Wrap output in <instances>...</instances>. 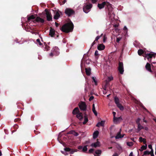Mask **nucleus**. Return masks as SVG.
Wrapping results in <instances>:
<instances>
[{
    "label": "nucleus",
    "mask_w": 156,
    "mask_h": 156,
    "mask_svg": "<svg viewBox=\"0 0 156 156\" xmlns=\"http://www.w3.org/2000/svg\"><path fill=\"white\" fill-rule=\"evenodd\" d=\"M123 137V136H122L120 132H119L118 133L117 135L115 136L116 139H118L120 138H122Z\"/></svg>",
    "instance_id": "nucleus-27"
},
{
    "label": "nucleus",
    "mask_w": 156,
    "mask_h": 156,
    "mask_svg": "<svg viewBox=\"0 0 156 156\" xmlns=\"http://www.w3.org/2000/svg\"><path fill=\"white\" fill-rule=\"evenodd\" d=\"M66 2V0H64L62 2V3L61 2L59 1V4L61 5H62L64 4Z\"/></svg>",
    "instance_id": "nucleus-44"
},
{
    "label": "nucleus",
    "mask_w": 156,
    "mask_h": 156,
    "mask_svg": "<svg viewBox=\"0 0 156 156\" xmlns=\"http://www.w3.org/2000/svg\"><path fill=\"white\" fill-rule=\"evenodd\" d=\"M73 23L71 21H70L63 25L62 27L60 28V29L63 32L68 33L72 32L73 30Z\"/></svg>",
    "instance_id": "nucleus-1"
},
{
    "label": "nucleus",
    "mask_w": 156,
    "mask_h": 156,
    "mask_svg": "<svg viewBox=\"0 0 156 156\" xmlns=\"http://www.w3.org/2000/svg\"><path fill=\"white\" fill-rule=\"evenodd\" d=\"M156 56V54H153L151 53H145V56L146 58L150 62H151V58L154 57L155 58Z\"/></svg>",
    "instance_id": "nucleus-3"
},
{
    "label": "nucleus",
    "mask_w": 156,
    "mask_h": 156,
    "mask_svg": "<svg viewBox=\"0 0 156 156\" xmlns=\"http://www.w3.org/2000/svg\"><path fill=\"white\" fill-rule=\"evenodd\" d=\"M105 48V46L103 44H99L98 46V49L99 50H103Z\"/></svg>",
    "instance_id": "nucleus-15"
},
{
    "label": "nucleus",
    "mask_w": 156,
    "mask_h": 156,
    "mask_svg": "<svg viewBox=\"0 0 156 156\" xmlns=\"http://www.w3.org/2000/svg\"><path fill=\"white\" fill-rule=\"evenodd\" d=\"M145 145H143L140 148V149H139V150L142 151L144 150H145L147 149V145L146 144H145Z\"/></svg>",
    "instance_id": "nucleus-31"
},
{
    "label": "nucleus",
    "mask_w": 156,
    "mask_h": 156,
    "mask_svg": "<svg viewBox=\"0 0 156 156\" xmlns=\"http://www.w3.org/2000/svg\"><path fill=\"white\" fill-rule=\"evenodd\" d=\"M99 134V132L97 130L95 131L93 133V137L94 139H96L97 137Z\"/></svg>",
    "instance_id": "nucleus-26"
},
{
    "label": "nucleus",
    "mask_w": 156,
    "mask_h": 156,
    "mask_svg": "<svg viewBox=\"0 0 156 156\" xmlns=\"http://www.w3.org/2000/svg\"><path fill=\"white\" fill-rule=\"evenodd\" d=\"M92 79L93 80V81L94 82L95 84L96 85H97V80H96V78L94 77H92Z\"/></svg>",
    "instance_id": "nucleus-39"
},
{
    "label": "nucleus",
    "mask_w": 156,
    "mask_h": 156,
    "mask_svg": "<svg viewBox=\"0 0 156 156\" xmlns=\"http://www.w3.org/2000/svg\"><path fill=\"white\" fill-rule=\"evenodd\" d=\"M139 140L140 142H143L144 144H146V139L143 138L142 137H139Z\"/></svg>",
    "instance_id": "nucleus-25"
},
{
    "label": "nucleus",
    "mask_w": 156,
    "mask_h": 156,
    "mask_svg": "<svg viewBox=\"0 0 156 156\" xmlns=\"http://www.w3.org/2000/svg\"><path fill=\"white\" fill-rule=\"evenodd\" d=\"M83 146H79L78 147V148L79 150H81L82 149H83Z\"/></svg>",
    "instance_id": "nucleus-57"
},
{
    "label": "nucleus",
    "mask_w": 156,
    "mask_h": 156,
    "mask_svg": "<svg viewBox=\"0 0 156 156\" xmlns=\"http://www.w3.org/2000/svg\"><path fill=\"white\" fill-rule=\"evenodd\" d=\"M140 118H138L136 121V123L137 125L139 124H140Z\"/></svg>",
    "instance_id": "nucleus-49"
},
{
    "label": "nucleus",
    "mask_w": 156,
    "mask_h": 156,
    "mask_svg": "<svg viewBox=\"0 0 156 156\" xmlns=\"http://www.w3.org/2000/svg\"><path fill=\"white\" fill-rule=\"evenodd\" d=\"M122 38L121 37H117L116 42L119 43V41Z\"/></svg>",
    "instance_id": "nucleus-50"
},
{
    "label": "nucleus",
    "mask_w": 156,
    "mask_h": 156,
    "mask_svg": "<svg viewBox=\"0 0 156 156\" xmlns=\"http://www.w3.org/2000/svg\"><path fill=\"white\" fill-rule=\"evenodd\" d=\"M58 50V48L57 47H55V48H53L51 50V52L50 54V55L51 57H52L55 54V52H57V51Z\"/></svg>",
    "instance_id": "nucleus-13"
},
{
    "label": "nucleus",
    "mask_w": 156,
    "mask_h": 156,
    "mask_svg": "<svg viewBox=\"0 0 156 156\" xmlns=\"http://www.w3.org/2000/svg\"><path fill=\"white\" fill-rule=\"evenodd\" d=\"M49 47L47 45L45 46V49L46 51H48L49 50Z\"/></svg>",
    "instance_id": "nucleus-52"
},
{
    "label": "nucleus",
    "mask_w": 156,
    "mask_h": 156,
    "mask_svg": "<svg viewBox=\"0 0 156 156\" xmlns=\"http://www.w3.org/2000/svg\"><path fill=\"white\" fill-rule=\"evenodd\" d=\"M144 129V127L141 126L140 124H139L138 125V128H137V133L139 132L141 129Z\"/></svg>",
    "instance_id": "nucleus-29"
},
{
    "label": "nucleus",
    "mask_w": 156,
    "mask_h": 156,
    "mask_svg": "<svg viewBox=\"0 0 156 156\" xmlns=\"http://www.w3.org/2000/svg\"><path fill=\"white\" fill-rule=\"evenodd\" d=\"M61 15H62V12L59 10L55 11V15L54 19L55 20H57L60 16Z\"/></svg>",
    "instance_id": "nucleus-8"
},
{
    "label": "nucleus",
    "mask_w": 156,
    "mask_h": 156,
    "mask_svg": "<svg viewBox=\"0 0 156 156\" xmlns=\"http://www.w3.org/2000/svg\"><path fill=\"white\" fill-rule=\"evenodd\" d=\"M94 151V149L93 148L90 149L89 150V153H93Z\"/></svg>",
    "instance_id": "nucleus-46"
},
{
    "label": "nucleus",
    "mask_w": 156,
    "mask_h": 156,
    "mask_svg": "<svg viewBox=\"0 0 156 156\" xmlns=\"http://www.w3.org/2000/svg\"><path fill=\"white\" fill-rule=\"evenodd\" d=\"M106 39H107L106 37L105 36V35H104V36L103 39V41L104 42H105Z\"/></svg>",
    "instance_id": "nucleus-53"
},
{
    "label": "nucleus",
    "mask_w": 156,
    "mask_h": 156,
    "mask_svg": "<svg viewBox=\"0 0 156 156\" xmlns=\"http://www.w3.org/2000/svg\"><path fill=\"white\" fill-rule=\"evenodd\" d=\"M123 30L126 32V33L127 32V28L126 26H125L124 27Z\"/></svg>",
    "instance_id": "nucleus-54"
},
{
    "label": "nucleus",
    "mask_w": 156,
    "mask_h": 156,
    "mask_svg": "<svg viewBox=\"0 0 156 156\" xmlns=\"http://www.w3.org/2000/svg\"><path fill=\"white\" fill-rule=\"evenodd\" d=\"M79 107L82 111H85L87 110V105L84 102H81L78 104Z\"/></svg>",
    "instance_id": "nucleus-4"
},
{
    "label": "nucleus",
    "mask_w": 156,
    "mask_h": 156,
    "mask_svg": "<svg viewBox=\"0 0 156 156\" xmlns=\"http://www.w3.org/2000/svg\"><path fill=\"white\" fill-rule=\"evenodd\" d=\"M95 40L92 43V44H91V47H92L93 46V45L95 44L96 43V42H95Z\"/></svg>",
    "instance_id": "nucleus-62"
},
{
    "label": "nucleus",
    "mask_w": 156,
    "mask_h": 156,
    "mask_svg": "<svg viewBox=\"0 0 156 156\" xmlns=\"http://www.w3.org/2000/svg\"><path fill=\"white\" fill-rule=\"evenodd\" d=\"M68 134H73L75 136H77L78 135V133L76 132L74 130H71L68 133Z\"/></svg>",
    "instance_id": "nucleus-24"
},
{
    "label": "nucleus",
    "mask_w": 156,
    "mask_h": 156,
    "mask_svg": "<svg viewBox=\"0 0 156 156\" xmlns=\"http://www.w3.org/2000/svg\"><path fill=\"white\" fill-rule=\"evenodd\" d=\"M84 121L83 122V124L84 125L88 121V117H84Z\"/></svg>",
    "instance_id": "nucleus-36"
},
{
    "label": "nucleus",
    "mask_w": 156,
    "mask_h": 156,
    "mask_svg": "<svg viewBox=\"0 0 156 156\" xmlns=\"http://www.w3.org/2000/svg\"><path fill=\"white\" fill-rule=\"evenodd\" d=\"M55 34V30L51 28L50 30L49 35L52 37H54Z\"/></svg>",
    "instance_id": "nucleus-16"
},
{
    "label": "nucleus",
    "mask_w": 156,
    "mask_h": 156,
    "mask_svg": "<svg viewBox=\"0 0 156 156\" xmlns=\"http://www.w3.org/2000/svg\"><path fill=\"white\" fill-rule=\"evenodd\" d=\"M103 35V34H102L100 36H97L95 38V41H98V40Z\"/></svg>",
    "instance_id": "nucleus-40"
},
{
    "label": "nucleus",
    "mask_w": 156,
    "mask_h": 156,
    "mask_svg": "<svg viewBox=\"0 0 156 156\" xmlns=\"http://www.w3.org/2000/svg\"><path fill=\"white\" fill-rule=\"evenodd\" d=\"M35 18V17L34 15H31L30 16H29V17L28 16L27 20L29 22L31 20L34 19Z\"/></svg>",
    "instance_id": "nucleus-32"
},
{
    "label": "nucleus",
    "mask_w": 156,
    "mask_h": 156,
    "mask_svg": "<svg viewBox=\"0 0 156 156\" xmlns=\"http://www.w3.org/2000/svg\"><path fill=\"white\" fill-rule=\"evenodd\" d=\"M35 21L37 22H40L41 23H43L44 22V19L41 18L39 17H37Z\"/></svg>",
    "instance_id": "nucleus-17"
},
{
    "label": "nucleus",
    "mask_w": 156,
    "mask_h": 156,
    "mask_svg": "<svg viewBox=\"0 0 156 156\" xmlns=\"http://www.w3.org/2000/svg\"><path fill=\"white\" fill-rule=\"evenodd\" d=\"M65 13L68 16L70 17L74 15L75 12L70 8H67L65 9Z\"/></svg>",
    "instance_id": "nucleus-2"
},
{
    "label": "nucleus",
    "mask_w": 156,
    "mask_h": 156,
    "mask_svg": "<svg viewBox=\"0 0 156 156\" xmlns=\"http://www.w3.org/2000/svg\"><path fill=\"white\" fill-rule=\"evenodd\" d=\"M99 55V54L98 53V51L97 50H96L95 51L94 53V55L95 56V59H98V56Z\"/></svg>",
    "instance_id": "nucleus-34"
},
{
    "label": "nucleus",
    "mask_w": 156,
    "mask_h": 156,
    "mask_svg": "<svg viewBox=\"0 0 156 156\" xmlns=\"http://www.w3.org/2000/svg\"><path fill=\"white\" fill-rule=\"evenodd\" d=\"M46 14L47 20L48 21H52V17L51 13L48 11H47L46 12Z\"/></svg>",
    "instance_id": "nucleus-11"
},
{
    "label": "nucleus",
    "mask_w": 156,
    "mask_h": 156,
    "mask_svg": "<svg viewBox=\"0 0 156 156\" xmlns=\"http://www.w3.org/2000/svg\"><path fill=\"white\" fill-rule=\"evenodd\" d=\"M109 2H104L102 3L98 4V6L100 9L103 8L105 6H107L108 5Z\"/></svg>",
    "instance_id": "nucleus-7"
},
{
    "label": "nucleus",
    "mask_w": 156,
    "mask_h": 156,
    "mask_svg": "<svg viewBox=\"0 0 156 156\" xmlns=\"http://www.w3.org/2000/svg\"><path fill=\"white\" fill-rule=\"evenodd\" d=\"M118 70L121 74H123L124 72V67L123 63L122 62H119Z\"/></svg>",
    "instance_id": "nucleus-6"
},
{
    "label": "nucleus",
    "mask_w": 156,
    "mask_h": 156,
    "mask_svg": "<svg viewBox=\"0 0 156 156\" xmlns=\"http://www.w3.org/2000/svg\"><path fill=\"white\" fill-rule=\"evenodd\" d=\"M100 142L98 141H97V142L92 143L91 144V146L92 147H94L96 148L97 147H99L100 146Z\"/></svg>",
    "instance_id": "nucleus-18"
},
{
    "label": "nucleus",
    "mask_w": 156,
    "mask_h": 156,
    "mask_svg": "<svg viewBox=\"0 0 156 156\" xmlns=\"http://www.w3.org/2000/svg\"><path fill=\"white\" fill-rule=\"evenodd\" d=\"M92 5L91 4H89L83 7V11L86 13H87L90 11V9L92 7Z\"/></svg>",
    "instance_id": "nucleus-5"
},
{
    "label": "nucleus",
    "mask_w": 156,
    "mask_h": 156,
    "mask_svg": "<svg viewBox=\"0 0 156 156\" xmlns=\"http://www.w3.org/2000/svg\"><path fill=\"white\" fill-rule=\"evenodd\" d=\"M117 106L119 108L120 110L122 111L124 109V107L120 103L117 104Z\"/></svg>",
    "instance_id": "nucleus-33"
},
{
    "label": "nucleus",
    "mask_w": 156,
    "mask_h": 156,
    "mask_svg": "<svg viewBox=\"0 0 156 156\" xmlns=\"http://www.w3.org/2000/svg\"><path fill=\"white\" fill-rule=\"evenodd\" d=\"M84 117H87L88 116V115H87V112H85L84 113Z\"/></svg>",
    "instance_id": "nucleus-60"
},
{
    "label": "nucleus",
    "mask_w": 156,
    "mask_h": 156,
    "mask_svg": "<svg viewBox=\"0 0 156 156\" xmlns=\"http://www.w3.org/2000/svg\"><path fill=\"white\" fill-rule=\"evenodd\" d=\"M112 156H118V154L117 153H115L112 155Z\"/></svg>",
    "instance_id": "nucleus-64"
},
{
    "label": "nucleus",
    "mask_w": 156,
    "mask_h": 156,
    "mask_svg": "<svg viewBox=\"0 0 156 156\" xmlns=\"http://www.w3.org/2000/svg\"><path fill=\"white\" fill-rule=\"evenodd\" d=\"M76 117L80 121L82 120L83 118L82 113L79 112L76 114Z\"/></svg>",
    "instance_id": "nucleus-14"
},
{
    "label": "nucleus",
    "mask_w": 156,
    "mask_h": 156,
    "mask_svg": "<svg viewBox=\"0 0 156 156\" xmlns=\"http://www.w3.org/2000/svg\"><path fill=\"white\" fill-rule=\"evenodd\" d=\"M133 144V143L132 142H127V145L129 146H132Z\"/></svg>",
    "instance_id": "nucleus-41"
},
{
    "label": "nucleus",
    "mask_w": 156,
    "mask_h": 156,
    "mask_svg": "<svg viewBox=\"0 0 156 156\" xmlns=\"http://www.w3.org/2000/svg\"><path fill=\"white\" fill-rule=\"evenodd\" d=\"M64 150L66 152H70V153L73 154L74 152L77 151V149H73L69 147H66L64 148Z\"/></svg>",
    "instance_id": "nucleus-9"
},
{
    "label": "nucleus",
    "mask_w": 156,
    "mask_h": 156,
    "mask_svg": "<svg viewBox=\"0 0 156 156\" xmlns=\"http://www.w3.org/2000/svg\"><path fill=\"white\" fill-rule=\"evenodd\" d=\"M91 1L92 3H94L97 2V0H91Z\"/></svg>",
    "instance_id": "nucleus-61"
},
{
    "label": "nucleus",
    "mask_w": 156,
    "mask_h": 156,
    "mask_svg": "<svg viewBox=\"0 0 156 156\" xmlns=\"http://www.w3.org/2000/svg\"><path fill=\"white\" fill-rule=\"evenodd\" d=\"M37 41L39 45L41 46L42 44L39 39H38L37 40Z\"/></svg>",
    "instance_id": "nucleus-45"
},
{
    "label": "nucleus",
    "mask_w": 156,
    "mask_h": 156,
    "mask_svg": "<svg viewBox=\"0 0 156 156\" xmlns=\"http://www.w3.org/2000/svg\"><path fill=\"white\" fill-rule=\"evenodd\" d=\"M113 79V77L112 76L108 77V81L109 82L110 81L112 80Z\"/></svg>",
    "instance_id": "nucleus-47"
},
{
    "label": "nucleus",
    "mask_w": 156,
    "mask_h": 156,
    "mask_svg": "<svg viewBox=\"0 0 156 156\" xmlns=\"http://www.w3.org/2000/svg\"><path fill=\"white\" fill-rule=\"evenodd\" d=\"M20 118L15 119H14V121H15V122H18V121H20Z\"/></svg>",
    "instance_id": "nucleus-55"
},
{
    "label": "nucleus",
    "mask_w": 156,
    "mask_h": 156,
    "mask_svg": "<svg viewBox=\"0 0 156 156\" xmlns=\"http://www.w3.org/2000/svg\"><path fill=\"white\" fill-rule=\"evenodd\" d=\"M150 154L151 156H154L153 149L151 150V152H150Z\"/></svg>",
    "instance_id": "nucleus-48"
},
{
    "label": "nucleus",
    "mask_w": 156,
    "mask_h": 156,
    "mask_svg": "<svg viewBox=\"0 0 156 156\" xmlns=\"http://www.w3.org/2000/svg\"><path fill=\"white\" fill-rule=\"evenodd\" d=\"M80 111L78 108H75L73 110L72 113L73 115H76Z\"/></svg>",
    "instance_id": "nucleus-20"
},
{
    "label": "nucleus",
    "mask_w": 156,
    "mask_h": 156,
    "mask_svg": "<svg viewBox=\"0 0 156 156\" xmlns=\"http://www.w3.org/2000/svg\"><path fill=\"white\" fill-rule=\"evenodd\" d=\"M122 120V118L120 116L119 117H115L113 118V121L114 122H119L121 120Z\"/></svg>",
    "instance_id": "nucleus-21"
},
{
    "label": "nucleus",
    "mask_w": 156,
    "mask_h": 156,
    "mask_svg": "<svg viewBox=\"0 0 156 156\" xmlns=\"http://www.w3.org/2000/svg\"><path fill=\"white\" fill-rule=\"evenodd\" d=\"M60 134H59L58 137V142L61 144H62L63 146H65L66 145V143L62 141L61 140L59 139V138L60 137Z\"/></svg>",
    "instance_id": "nucleus-28"
},
{
    "label": "nucleus",
    "mask_w": 156,
    "mask_h": 156,
    "mask_svg": "<svg viewBox=\"0 0 156 156\" xmlns=\"http://www.w3.org/2000/svg\"><path fill=\"white\" fill-rule=\"evenodd\" d=\"M18 128V126L17 124L13 126V128L15 129L12 131V133H13L16 131V129Z\"/></svg>",
    "instance_id": "nucleus-37"
},
{
    "label": "nucleus",
    "mask_w": 156,
    "mask_h": 156,
    "mask_svg": "<svg viewBox=\"0 0 156 156\" xmlns=\"http://www.w3.org/2000/svg\"><path fill=\"white\" fill-rule=\"evenodd\" d=\"M94 98V97L93 96H91L89 98V100L90 101H91L93 100Z\"/></svg>",
    "instance_id": "nucleus-56"
},
{
    "label": "nucleus",
    "mask_w": 156,
    "mask_h": 156,
    "mask_svg": "<svg viewBox=\"0 0 156 156\" xmlns=\"http://www.w3.org/2000/svg\"><path fill=\"white\" fill-rule=\"evenodd\" d=\"M112 113L113 115V118L115 117L116 112H112Z\"/></svg>",
    "instance_id": "nucleus-59"
},
{
    "label": "nucleus",
    "mask_w": 156,
    "mask_h": 156,
    "mask_svg": "<svg viewBox=\"0 0 156 156\" xmlns=\"http://www.w3.org/2000/svg\"><path fill=\"white\" fill-rule=\"evenodd\" d=\"M145 68L146 70L152 73V71L151 69V65L150 64L148 63H147L146 66Z\"/></svg>",
    "instance_id": "nucleus-12"
},
{
    "label": "nucleus",
    "mask_w": 156,
    "mask_h": 156,
    "mask_svg": "<svg viewBox=\"0 0 156 156\" xmlns=\"http://www.w3.org/2000/svg\"><path fill=\"white\" fill-rule=\"evenodd\" d=\"M101 150H98L95 151V153L94 154V155L95 156H99L101 154Z\"/></svg>",
    "instance_id": "nucleus-23"
},
{
    "label": "nucleus",
    "mask_w": 156,
    "mask_h": 156,
    "mask_svg": "<svg viewBox=\"0 0 156 156\" xmlns=\"http://www.w3.org/2000/svg\"><path fill=\"white\" fill-rule=\"evenodd\" d=\"M100 125V126H103L105 123V121H101V122H98Z\"/></svg>",
    "instance_id": "nucleus-43"
},
{
    "label": "nucleus",
    "mask_w": 156,
    "mask_h": 156,
    "mask_svg": "<svg viewBox=\"0 0 156 156\" xmlns=\"http://www.w3.org/2000/svg\"><path fill=\"white\" fill-rule=\"evenodd\" d=\"M148 147H149V148L151 149V150L153 149L152 146L151 145V144L149 145H148Z\"/></svg>",
    "instance_id": "nucleus-58"
},
{
    "label": "nucleus",
    "mask_w": 156,
    "mask_h": 156,
    "mask_svg": "<svg viewBox=\"0 0 156 156\" xmlns=\"http://www.w3.org/2000/svg\"><path fill=\"white\" fill-rule=\"evenodd\" d=\"M107 7L108 9V14L110 15H112L113 14L112 12L113 8L112 7L111 4L109 2L108 5H107Z\"/></svg>",
    "instance_id": "nucleus-10"
},
{
    "label": "nucleus",
    "mask_w": 156,
    "mask_h": 156,
    "mask_svg": "<svg viewBox=\"0 0 156 156\" xmlns=\"http://www.w3.org/2000/svg\"><path fill=\"white\" fill-rule=\"evenodd\" d=\"M92 111L94 114L96 116H97V112L95 110V108L94 104H93V105Z\"/></svg>",
    "instance_id": "nucleus-30"
},
{
    "label": "nucleus",
    "mask_w": 156,
    "mask_h": 156,
    "mask_svg": "<svg viewBox=\"0 0 156 156\" xmlns=\"http://www.w3.org/2000/svg\"><path fill=\"white\" fill-rule=\"evenodd\" d=\"M150 154V152L147 151H146L144 152L143 155H146Z\"/></svg>",
    "instance_id": "nucleus-42"
},
{
    "label": "nucleus",
    "mask_w": 156,
    "mask_h": 156,
    "mask_svg": "<svg viewBox=\"0 0 156 156\" xmlns=\"http://www.w3.org/2000/svg\"><path fill=\"white\" fill-rule=\"evenodd\" d=\"M86 74L87 76H90L91 74V69L90 67L86 68L85 69Z\"/></svg>",
    "instance_id": "nucleus-19"
},
{
    "label": "nucleus",
    "mask_w": 156,
    "mask_h": 156,
    "mask_svg": "<svg viewBox=\"0 0 156 156\" xmlns=\"http://www.w3.org/2000/svg\"><path fill=\"white\" fill-rule=\"evenodd\" d=\"M138 54L140 56L142 54H143V56L144 57L145 56V54H144V51L142 49H139L138 50Z\"/></svg>",
    "instance_id": "nucleus-22"
},
{
    "label": "nucleus",
    "mask_w": 156,
    "mask_h": 156,
    "mask_svg": "<svg viewBox=\"0 0 156 156\" xmlns=\"http://www.w3.org/2000/svg\"><path fill=\"white\" fill-rule=\"evenodd\" d=\"M109 82H108V81L106 80V82L105 84V86L107 87L108 86V85L109 84Z\"/></svg>",
    "instance_id": "nucleus-51"
},
{
    "label": "nucleus",
    "mask_w": 156,
    "mask_h": 156,
    "mask_svg": "<svg viewBox=\"0 0 156 156\" xmlns=\"http://www.w3.org/2000/svg\"><path fill=\"white\" fill-rule=\"evenodd\" d=\"M114 101L115 103L117 105V104L119 103V99L118 97H115L114 98Z\"/></svg>",
    "instance_id": "nucleus-35"
},
{
    "label": "nucleus",
    "mask_w": 156,
    "mask_h": 156,
    "mask_svg": "<svg viewBox=\"0 0 156 156\" xmlns=\"http://www.w3.org/2000/svg\"><path fill=\"white\" fill-rule=\"evenodd\" d=\"M87 145L84 146L83 147V149L82 151L83 152H85L87 151Z\"/></svg>",
    "instance_id": "nucleus-38"
},
{
    "label": "nucleus",
    "mask_w": 156,
    "mask_h": 156,
    "mask_svg": "<svg viewBox=\"0 0 156 156\" xmlns=\"http://www.w3.org/2000/svg\"><path fill=\"white\" fill-rule=\"evenodd\" d=\"M129 156H133V153L131 152L129 154Z\"/></svg>",
    "instance_id": "nucleus-63"
}]
</instances>
